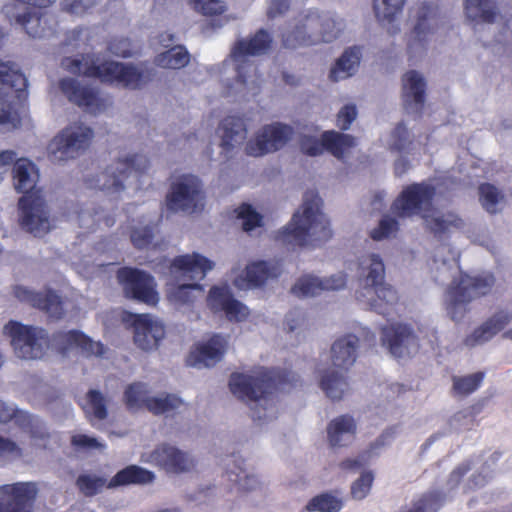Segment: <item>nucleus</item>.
Returning a JSON list of instances; mask_svg holds the SVG:
<instances>
[{"label": "nucleus", "instance_id": "nucleus-1", "mask_svg": "<svg viewBox=\"0 0 512 512\" xmlns=\"http://www.w3.org/2000/svg\"><path fill=\"white\" fill-rule=\"evenodd\" d=\"M13 174L16 190L25 193L19 200L21 226L35 236L45 235L52 225L41 192L34 190L39 178L35 164L25 158L18 159Z\"/></svg>", "mask_w": 512, "mask_h": 512}, {"label": "nucleus", "instance_id": "nucleus-2", "mask_svg": "<svg viewBox=\"0 0 512 512\" xmlns=\"http://www.w3.org/2000/svg\"><path fill=\"white\" fill-rule=\"evenodd\" d=\"M215 264L207 257L192 253L173 259L169 266V277L172 287L168 291V299L175 306L192 303L196 293L201 294L203 286L192 281L202 280L214 268Z\"/></svg>", "mask_w": 512, "mask_h": 512}, {"label": "nucleus", "instance_id": "nucleus-3", "mask_svg": "<svg viewBox=\"0 0 512 512\" xmlns=\"http://www.w3.org/2000/svg\"><path fill=\"white\" fill-rule=\"evenodd\" d=\"M61 66L69 73L95 77L102 82L130 89L139 88L146 79L142 70L136 67L90 55L67 57L62 60Z\"/></svg>", "mask_w": 512, "mask_h": 512}, {"label": "nucleus", "instance_id": "nucleus-4", "mask_svg": "<svg viewBox=\"0 0 512 512\" xmlns=\"http://www.w3.org/2000/svg\"><path fill=\"white\" fill-rule=\"evenodd\" d=\"M229 387L233 395L249 404L255 420L274 416V401L269 391L270 378L263 368L251 374H232Z\"/></svg>", "mask_w": 512, "mask_h": 512}, {"label": "nucleus", "instance_id": "nucleus-5", "mask_svg": "<svg viewBox=\"0 0 512 512\" xmlns=\"http://www.w3.org/2000/svg\"><path fill=\"white\" fill-rule=\"evenodd\" d=\"M495 281L490 272L476 276L461 272L459 277L454 278L446 291V311L451 319L462 320L468 312V305L491 293Z\"/></svg>", "mask_w": 512, "mask_h": 512}, {"label": "nucleus", "instance_id": "nucleus-6", "mask_svg": "<svg viewBox=\"0 0 512 512\" xmlns=\"http://www.w3.org/2000/svg\"><path fill=\"white\" fill-rule=\"evenodd\" d=\"M359 339L348 334L337 339L331 347V358L335 369L322 375V390L331 400H341L348 390L346 373L357 357Z\"/></svg>", "mask_w": 512, "mask_h": 512}, {"label": "nucleus", "instance_id": "nucleus-7", "mask_svg": "<svg viewBox=\"0 0 512 512\" xmlns=\"http://www.w3.org/2000/svg\"><path fill=\"white\" fill-rule=\"evenodd\" d=\"M0 132H8L20 125L19 102L26 96L27 80L10 62L0 61Z\"/></svg>", "mask_w": 512, "mask_h": 512}, {"label": "nucleus", "instance_id": "nucleus-8", "mask_svg": "<svg viewBox=\"0 0 512 512\" xmlns=\"http://www.w3.org/2000/svg\"><path fill=\"white\" fill-rule=\"evenodd\" d=\"M271 45L269 34L260 30L249 40H240L234 46L230 58L224 63V66H232L236 73L237 80L235 83V91L245 93L253 91L256 78L255 68L249 63L248 57L264 54Z\"/></svg>", "mask_w": 512, "mask_h": 512}, {"label": "nucleus", "instance_id": "nucleus-9", "mask_svg": "<svg viewBox=\"0 0 512 512\" xmlns=\"http://www.w3.org/2000/svg\"><path fill=\"white\" fill-rule=\"evenodd\" d=\"M320 200L315 194L306 195L302 207L293 215L290 223L278 233L284 243L305 247L311 243L317 230Z\"/></svg>", "mask_w": 512, "mask_h": 512}, {"label": "nucleus", "instance_id": "nucleus-10", "mask_svg": "<svg viewBox=\"0 0 512 512\" xmlns=\"http://www.w3.org/2000/svg\"><path fill=\"white\" fill-rule=\"evenodd\" d=\"M149 167L150 162L146 156L123 155L98 176L96 187L111 194L119 193L132 179L148 171Z\"/></svg>", "mask_w": 512, "mask_h": 512}, {"label": "nucleus", "instance_id": "nucleus-11", "mask_svg": "<svg viewBox=\"0 0 512 512\" xmlns=\"http://www.w3.org/2000/svg\"><path fill=\"white\" fill-rule=\"evenodd\" d=\"M3 335L10 339L16 357L23 360L42 358L49 346L47 333L43 329L13 320L4 325Z\"/></svg>", "mask_w": 512, "mask_h": 512}, {"label": "nucleus", "instance_id": "nucleus-12", "mask_svg": "<svg viewBox=\"0 0 512 512\" xmlns=\"http://www.w3.org/2000/svg\"><path fill=\"white\" fill-rule=\"evenodd\" d=\"M365 289L373 290L376 298L370 302L371 309L384 316L389 314L390 307L398 302L396 290L385 283V266L381 257L377 254H369L362 260Z\"/></svg>", "mask_w": 512, "mask_h": 512}, {"label": "nucleus", "instance_id": "nucleus-13", "mask_svg": "<svg viewBox=\"0 0 512 512\" xmlns=\"http://www.w3.org/2000/svg\"><path fill=\"white\" fill-rule=\"evenodd\" d=\"M166 206L173 212L192 214L202 211L205 206V194L201 181L193 175L177 178L166 196Z\"/></svg>", "mask_w": 512, "mask_h": 512}, {"label": "nucleus", "instance_id": "nucleus-14", "mask_svg": "<svg viewBox=\"0 0 512 512\" xmlns=\"http://www.w3.org/2000/svg\"><path fill=\"white\" fill-rule=\"evenodd\" d=\"M436 187L425 181L407 185L393 201L391 209L400 218L413 217L431 211Z\"/></svg>", "mask_w": 512, "mask_h": 512}, {"label": "nucleus", "instance_id": "nucleus-15", "mask_svg": "<svg viewBox=\"0 0 512 512\" xmlns=\"http://www.w3.org/2000/svg\"><path fill=\"white\" fill-rule=\"evenodd\" d=\"M93 131L84 125H71L58 133L48 145V155L53 162L73 159L91 143Z\"/></svg>", "mask_w": 512, "mask_h": 512}, {"label": "nucleus", "instance_id": "nucleus-16", "mask_svg": "<svg viewBox=\"0 0 512 512\" xmlns=\"http://www.w3.org/2000/svg\"><path fill=\"white\" fill-rule=\"evenodd\" d=\"M121 319L134 328V343L143 351L157 349L165 337L166 331L163 322L151 314H131L124 311L121 314Z\"/></svg>", "mask_w": 512, "mask_h": 512}, {"label": "nucleus", "instance_id": "nucleus-17", "mask_svg": "<svg viewBox=\"0 0 512 512\" xmlns=\"http://www.w3.org/2000/svg\"><path fill=\"white\" fill-rule=\"evenodd\" d=\"M292 127L282 123L264 125L248 140L245 152L249 156L261 157L283 148L293 137Z\"/></svg>", "mask_w": 512, "mask_h": 512}, {"label": "nucleus", "instance_id": "nucleus-18", "mask_svg": "<svg viewBox=\"0 0 512 512\" xmlns=\"http://www.w3.org/2000/svg\"><path fill=\"white\" fill-rule=\"evenodd\" d=\"M117 277L127 297L152 306L158 303L156 284L149 274L137 269L122 268Z\"/></svg>", "mask_w": 512, "mask_h": 512}, {"label": "nucleus", "instance_id": "nucleus-19", "mask_svg": "<svg viewBox=\"0 0 512 512\" xmlns=\"http://www.w3.org/2000/svg\"><path fill=\"white\" fill-rule=\"evenodd\" d=\"M278 274L276 266L266 261H252L244 269L231 270L232 284L239 291L259 288Z\"/></svg>", "mask_w": 512, "mask_h": 512}, {"label": "nucleus", "instance_id": "nucleus-20", "mask_svg": "<svg viewBox=\"0 0 512 512\" xmlns=\"http://www.w3.org/2000/svg\"><path fill=\"white\" fill-rule=\"evenodd\" d=\"M38 489L33 482L6 484L0 488V512H31Z\"/></svg>", "mask_w": 512, "mask_h": 512}, {"label": "nucleus", "instance_id": "nucleus-21", "mask_svg": "<svg viewBox=\"0 0 512 512\" xmlns=\"http://www.w3.org/2000/svg\"><path fill=\"white\" fill-rule=\"evenodd\" d=\"M228 344V337L218 334L196 343L187 357V365L198 369L216 365L222 360Z\"/></svg>", "mask_w": 512, "mask_h": 512}, {"label": "nucleus", "instance_id": "nucleus-22", "mask_svg": "<svg viewBox=\"0 0 512 512\" xmlns=\"http://www.w3.org/2000/svg\"><path fill=\"white\" fill-rule=\"evenodd\" d=\"M144 461L159 466L170 473L189 471L194 466L193 458L175 446L162 445L144 458Z\"/></svg>", "mask_w": 512, "mask_h": 512}, {"label": "nucleus", "instance_id": "nucleus-23", "mask_svg": "<svg viewBox=\"0 0 512 512\" xmlns=\"http://www.w3.org/2000/svg\"><path fill=\"white\" fill-rule=\"evenodd\" d=\"M472 466L471 460H465L450 472L446 482L450 491L461 488L462 494L468 495L487 486L492 479V475L483 471L473 473L463 482L464 477L471 471Z\"/></svg>", "mask_w": 512, "mask_h": 512}, {"label": "nucleus", "instance_id": "nucleus-24", "mask_svg": "<svg viewBox=\"0 0 512 512\" xmlns=\"http://www.w3.org/2000/svg\"><path fill=\"white\" fill-rule=\"evenodd\" d=\"M512 321V312L500 309L488 317L481 325L468 334L463 343L466 347L473 348L492 340L499 332Z\"/></svg>", "mask_w": 512, "mask_h": 512}, {"label": "nucleus", "instance_id": "nucleus-25", "mask_svg": "<svg viewBox=\"0 0 512 512\" xmlns=\"http://www.w3.org/2000/svg\"><path fill=\"white\" fill-rule=\"evenodd\" d=\"M426 82L415 70L406 72L402 77V99L408 113L420 115L425 104Z\"/></svg>", "mask_w": 512, "mask_h": 512}, {"label": "nucleus", "instance_id": "nucleus-26", "mask_svg": "<svg viewBox=\"0 0 512 512\" xmlns=\"http://www.w3.org/2000/svg\"><path fill=\"white\" fill-rule=\"evenodd\" d=\"M416 336L412 328L407 324H391L384 326L381 331L382 345L396 358L402 357L411 344H414Z\"/></svg>", "mask_w": 512, "mask_h": 512}, {"label": "nucleus", "instance_id": "nucleus-27", "mask_svg": "<svg viewBox=\"0 0 512 512\" xmlns=\"http://www.w3.org/2000/svg\"><path fill=\"white\" fill-rule=\"evenodd\" d=\"M438 7L423 3L417 12V22L413 28L411 39L408 42V50L415 54L417 50H425L427 37L433 33L434 26L431 21L437 17Z\"/></svg>", "mask_w": 512, "mask_h": 512}, {"label": "nucleus", "instance_id": "nucleus-28", "mask_svg": "<svg viewBox=\"0 0 512 512\" xmlns=\"http://www.w3.org/2000/svg\"><path fill=\"white\" fill-rule=\"evenodd\" d=\"M218 134L221 138L220 147L224 157L228 158L246 139L247 129L243 119L229 116L222 120L218 128Z\"/></svg>", "mask_w": 512, "mask_h": 512}, {"label": "nucleus", "instance_id": "nucleus-29", "mask_svg": "<svg viewBox=\"0 0 512 512\" xmlns=\"http://www.w3.org/2000/svg\"><path fill=\"white\" fill-rule=\"evenodd\" d=\"M60 87L71 102L83 107L90 113H98L104 107L102 100L94 91L80 87L74 79H63Z\"/></svg>", "mask_w": 512, "mask_h": 512}, {"label": "nucleus", "instance_id": "nucleus-30", "mask_svg": "<svg viewBox=\"0 0 512 512\" xmlns=\"http://www.w3.org/2000/svg\"><path fill=\"white\" fill-rule=\"evenodd\" d=\"M357 422L349 414L340 415L327 426V438L332 447H345L356 438Z\"/></svg>", "mask_w": 512, "mask_h": 512}, {"label": "nucleus", "instance_id": "nucleus-31", "mask_svg": "<svg viewBox=\"0 0 512 512\" xmlns=\"http://www.w3.org/2000/svg\"><path fill=\"white\" fill-rule=\"evenodd\" d=\"M14 293L20 301L46 311L51 317L59 318L62 315L60 298L51 291H47L44 294L35 293L25 287L17 286Z\"/></svg>", "mask_w": 512, "mask_h": 512}, {"label": "nucleus", "instance_id": "nucleus-32", "mask_svg": "<svg viewBox=\"0 0 512 512\" xmlns=\"http://www.w3.org/2000/svg\"><path fill=\"white\" fill-rule=\"evenodd\" d=\"M59 341L63 344V352L77 349L85 358L103 357L105 348L100 342L93 341L91 338L79 331H69L59 336Z\"/></svg>", "mask_w": 512, "mask_h": 512}, {"label": "nucleus", "instance_id": "nucleus-33", "mask_svg": "<svg viewBox=\"0 0 512 512\" xmlns=\"http://www.w3.org/2000/svg\"><path fill=\"white\" fill-rule=\"evenodd\" d=\"M15 419V422H22L27 433L35 446H45L42 443L45 432L40 422L24 412H17L12 405L0 402V422H8Z\"/></svg>", "mask_w": 512, "mask_h": 512}, {"label": "nucleus", "instance_id": "nucleus-34", "mask_svg": "<svg viewBox=\"0 0 512 512\" xmlns=\"http://www.w3.org/2000/svg\"><path fill=\"white\" fill-rule=\"evenodd\" d=\"M15 20L26 29V32L31 37L42 38L53 34L55 20L53 16L47 12L17 15L15 16Z\"/></svg>", "mask_w": 512, "mask_h": 512}, {"label": "nucleus", "instance_id": "nucleus-35", "mask_svg": "<svg viewBox=\"0 0 512 512\" xmlns=\"http://www.w3.org/2000/svg\"><path fill=\"white\" fill-rule=\"evenodd\" d=\"M361 57L360 47L347 48L332 67L329 75L331 80L339 81L353 76L358 70Z\"/></svg>", "mask_w": 512, "mask_h": 512}, {"label": "nucleus", "instance_id": "nucleus-36", "mask_svg": "<svg viewBox=\"0 0 512 512\" xmlns=\"http://www.w3.org/2000/svg\"><path fill=\"white\" fill-rule=\"evenodd\" d=\"M356 145V139L352 135L328 130L322 132V151L325 150L339 160H343L345 154Z\"/></svg>", "mask_w": 512, "mask_h": 512}, {"label": "nucleus", "instance_id": "nucleus-37", "mask_svg": "<svg viewBox=\"0 0 512 512\" xmlns=\"http://www.w3.org/2000/svg\"><path fill=\"white\" fill-rule=\"evenodd\" d=\"M464 8L471 22L493 23L497 17L493 0H464Z\"/></svg>", "mask_w": 512, "mask_h": 512}, {"label": "nucleus", "instance_id": "nucleus-38", "mask_svg": "<svg viewBox=\"0 0 512 512\" xmlns=\"http://www.w3.org/2000/svg\"><path fill=\"white\" fill-rule=\"evenodd\" d=\"M444 496L438 490L424 492L413 498L409 506H404L399 512H437L443 505Z\"/></svg>", "mask_w": 512, "mask_h": 512}, {"label": "nucleus", "instance_id": "nucleus-39", "mask_svg": "<svg viewBox=\"0 0 512 512\" xmlns=\"http://www.w3.org/2000/svg\"><path fill=\"white\" fill-rule=\"evenodd\" d=\"M155 476L151 471L136 465H131L119 471L110 481L109 486L129 484H147L154 480Z\"/></svg>", "mask_w": 512, "mask_h": 512}, {"label": "nucleus", "instance_id": "nucleus-40", "mask_svg": "<svg viewBox=\"0 0 512 512\" xmlns=\"http://www.w3.org/2000/svg\"><path fill=\"white\" fill-rule=\"evenodd\" d=\"M422 218L427 222L429 231L436 237H441L451 228L462 229L464 227V221L454 212H447L442 216L430 219L426 214H422Z\"/></svg>", "mask_w": 512, "mask_h": 512}, {"label": "nucleus", "instance_id": "nucleus-41", "mask_svg": "<svg viewBox=\"0 0 512 512\" xmlns=\"http://www.w3.org/2000/svg\"><path fill=\"white\" fill-rule=\"evenodd\" d=\"M234 298L230 287L226 283L214 285L209 289L207 295V307L213 313H223Z\"/></svg>", "mask_w": 512, "mask_h": 512}, {"label": "nucleus", "instance_id": "nucleus-42", "mask_svg": "<svg viewBox=\"0 0 512 512\" xmlns=\"http://www.w3.org/2000/svg\"><path fill=\"white\" fill-rule=\"evenodd\" d=\"M150 398L147 385L141 382L130 384L124 392L126 406L132 411L147 408Z\"/></svg>", "mask_w": 512, "mask_h": 512}, {"label": "nucleus", "instance_id": "nucleus-43", "mask_svg": "<svg viewBox=\"0 0 512 512\" xmlns=\"http://www.w3.org/2000/svg\"><path fill=\"white\" fill-rule=\"evenodd\" d=\"M190 57L187 50L182 46H175L159 54L155 62L158 66L167 69H180L189 63Z\"/></svg>", "mask_w": 512, "mask_h": 512}, {"label": "nucleus", "instance_id": "nucleus-44", "mask_svg": "<svg viewBox=\"0 0 512 512\" xmlns=\"http://www.w3.org/2000/svg\"><path fill=\"white\" fill-rule=\"evenodd\" d=\"M185 407V403L176 395L163 394L151 396L147 409L153 414H168L179 411Z\"/></svg>", "mask_w": 512, "mask_h": 512}, {"label": "nucleus", "instance_id": "nucleus-45", "mask_svg": "<svg viewBox=\"0 0 512 512\" xmlns=\"http://www.w3.org/2000/svg\"><path fill=\"white\" fill-rule=\"evenodd\" d=\"M483 372H476L466 376L452 377V394L454 396H468L475 392L484 380Z\"/></svg>", "mask_w": 512, "mask_h": 512}, {"label": "nucleus", "instance_id": "nucleus-46", "mask_svg": "<svg viewBox=\"0 0 512 512\" xmlns=\"http://www.w3.org/2000/svg\"><path fill=\"white\" fill-rule=\"evenodd\" d=\"M478 194L482 207L488 213L496 214L497 205L504 199V194L494 184L488 182L479 185Z\"/></svg>", "mask_w": 512, "mask_h": 512}, {"label": "nucleus", "instance_id": "nucleus-47", "mask_svg": "<svg viewBox=\"0 0 512 512\" xmlns=\"http://www.w3.org/2000/svg\"><path fill=\"white\" fill-rule=\"evenodd\" d=\"M83 409L91 421H101L107 416L105 399L102 394L96 390H91L87 393L83 403Z\"/></svg>", "mask_w": 512, "mask_h": 512}, {"label": "nucleus", "instance_id": "nucleus-48", "mask_svg": "<svg viewBox=\"0 0 512 512\" xmlns=\"http://www.w3.org/2000/svg\"><path fill=\"white\" fill-rule=\"evenodd\" d=\"M405 0H374L375 16L380 23H392L402 11Z\"/></svg>", "mask_w": 512, "mask_h": 512}, {"label": "nucleus", "instance_id": "nucleus-49", "mask_svg": "<svg viewBox=\"0 0 512 512\" xmlns=\"http://www.w3.org/2000/svg\"><path fill=\"white\" fill-rule=\"evenodd\" d=\"M234 212L239 224L246 232H251L262 225V216L249 204L240 205Z\"/></svg>", "mask_w": 512, "mask_h": 512}, {"label": "nucleus", "instance_id": "nucleus-50", "mask_svg": "<svg viewBox=\"0 0 512 512\" xmlns=\"http://www.w3.org/2000/svg\"><path fill=\"white\" fill-rule=\"evenodd\" d=\"M374 482V474L370 470L363 471L351 484L350 495L355 500H363L368 496Z\"/></svg>", "mask_w": 512, "mask_h": 512}, {"label": "nucleus", "instance_id": "nucleus-51", "mask_svg": "<svg viewBox=\"0 0 512 512\" xmlns=\"http://www.w3.org/2000/svg\"><path fill=\"white\" fill-rule=\"evenodd\" d=\"M319 288L320 282L316 276L304 275L292 287V293L297 297L306 298L316 295Z\"/></svg>", "mask_w": 512, "mask_h": 512}, {"label": "nucleus", "instance_id": "nucleus-52", "mask_svg": "<svg viewBox=\"0 0 512 512\" xmlns=\"http://www.w3.org/2000/svg\"><path fill=\"white\" fill-rule=\"evenodd\" d=\"M193 8L204 15H220L226 11L224 0H190Z\"/></svg>", "mask_w": 512, "mask_h": 512}, {"label": "nucleus", "instance_id": "nucleus-53", "mask_svg": "<svg viewBox=\"0 0 512 512\" xmlns=\"http://www.w3.org/2000/svg\"><path fill=\"white\" fill-rule=\"evenodd\" d=\"M398 230V221L392 217L385 216L380 221L376 228L370 232V237L373 240L380 241L388 238L392 233Z\"/></svg>", "mask_w": 512, "mask_h": 512}, {"label": "nucleus", "instance_id": "nucleus-54", "mask_svg": "<svg viewBox=\"0 0 512 512\" xmlns=\"http://www.w3.org/2000/svg\"><path fill=\"white\" fill-rule=\"evenodd\" d=\"M307 127L301 133L300 148L301 151L309 156H316L320 151V144L318 139V130L314 129L313 134Z\"/></svg>", "mask_w": 512, "mask_h": 512}, {"label": "nucleus", "instance_id": "nucleus-55", "mask_svg": "<svg viewBox=\"0 0 512 512\" xmlns=\"http://www.w3.org/2000/svg\"><path fill=\"white\" fill-rule=\"evenodd\" d=\"M77 484L85 495L92 496L103 489L105 480L93 475H83L78 478Z\"/></svg>", "mask_w": 512, "mask_h": 512}, {"label": "nucleus", "instance_id": "nucleus-56", "mask_svg": "<svg viewBox=\"0 0 512 512\" xmlns=\"http://www.w3.org/2000/svg\"><path fill=\"white\" fill-rule=\"evenodd\" d=\"M223 314L229 321L244 322L250 316V309L243 302L234 298Z\"/></svg>", "mask_w": 512, "mask_h": 512}, {"label": "nucleus", "instance_id": "nucleus-57", "mask_svg": "<svg viewBox=\"0 0 512 512\" xmlns=\"http://www.w3.org/2000/svg\"><path fill=\"white\" fill-rule=\"evenodd\" d=\"M343 505L344 497L341 491L322 493V512H339Z\"/></svg>", "mask_w": 512, "mask_h": 512}, {"label": "nucleus", "instance_id": "nucleus-58", "mask_svg": "<svg viewBox=\"0 0 512 512\" xmlns=\"http://www.w3.org/2000/svg\"><path fill=\"white\" fill-rule=\"evenodd\" d=\"M357 114L355 104L350 103L344 105L336 115V126L342 131L348 130L356 119Z\"/></svg>", "mask_w": 512, "mask_h": 512}, {"label": "nucleus", "instance_id": "nucleus-59", "mask_svg": "<svg viewBox=\"0 0 512 512\" xmlns=\"http://www.w3.org/2000/svg\"><path fill=\"white\" fill-rule=\"evenodd\" d=\"M393 142L391 148L397 152L406 150L411 141L409 140V131L404 123H398L392 133Z\"/></svg>", "mask_w": 512, "mask_h": 512}, {"label": "nucleus", "instance_id": "nucleus-60", "mask_svg": "<svg viewBox=\"0 0 512 512\" xmlns=\"http://www.w3.org/2000/svg\"><path fill=\"white\" fill-rule=\"evenodd\" d=\"M230 478L246 490H252L258 485V479L242 467H238L237 472L231 471Z\"/></svg>", "mask_w": 512, "mask_h": 512}, {"label": "nucleus", "instance_id": "nucleus-61", "mask_svg": "<svg viewBox=\"0 0 512 512\" xmlns=\"http://www.w3.org/2000/svg\"><path fill=\"white\" fill-rule=\"evenodd\" d=\"M152 236H153L152 228L145 226V227L135 228L132 231L131 240L136 247L145 248V247L149 246Z\"/></svg>", "mask_w": 512, "mask_h": 512}, {"label": "nucleus", "instance_id": "nucleus-62", "mask_svg": "<svg viewBox=\"0 0 512 512\" xmlns=\"http://www.w3.org/2000/svg\"><path fill=\"white\" fill-rule=\"evenodd\" d=\"M73 445L77 447H81L88 450H103L105 449V444L99 442L96 438L89 437L84 434H78L73 436L72 438Z\"/></svg>", "mask_w": 512, "mask_h": 512}, {"label": "nucleus", "instance_id": "nucleus-63", "mask_svg": "<svg viewBox=\"0 0 512 512\" xmlns=\"http://www.w3.org/2000/svg\"><path fill=\"white\" fill-rule=\"evenodd\" d=\"M347 275L339 272L329 277L322 278V290H340L346 286Z\"/></svg>", "mask_w": 512, "mask_h": 512}, {"label": "nucleus", "instance_id": "nucleus-64", "mask_svg": "<svg viewBox=\"0 0 512 512\" xmlns=\"http://www.w3.org/2000/svg\"><path fill=\"white\" fill-rule=\"evenodd\" d=\"M289 8V3L287 0H271L267 9V15L269 18H275Z\"/></svg>", "mask_w": 512, "mask_h": 512}]
</instances>
